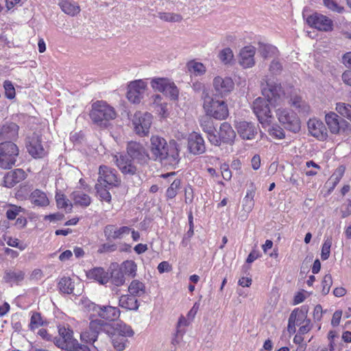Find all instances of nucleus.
I'll return each mask as SVG.
<instances>
[{
	"label": "nucleus",
	"instance_id": "obj_22",
	"mask_svg": "<svg viewBox=\"0 0 351 351\" xmlns=\"http://www.w3.org/2000/svg\"><path fill=\"white\" fill-rule=\"evenodd\" d=\"M19 127L13 122L0 124V141H12L17 138Z\"/></svg>",
	"mask_w": 351,
	"mask_h": 351
},
{
	"label": "nucleus",
	"instance_id": "obj_30",
	"mask_svg": "<svg viewBox=\"0 0 351 351\" xmlns=\"http://www.w3.org/2000/svg\"><path fill=\"white\" fill-rule=\"evenodd\" d=\"M130 228L128 226H122L117 229L114 225H107L104 228V234L108 240L121 239L125 234H129Z\"/></svg>",
	"mask_w": 351,
	"mask_h": 351
},
{
	"label": "nucleus",
	"instance_id": "obj_2",
	"mask_svg": "<svg viewBox=\"0 0 351 351\" xmlns=\"http://www.w3.org/2000/svg\"><path fill=\"white\" fill-rule=\"evenodd\" d=\"M202 98L204 100L203 108L206 115L217 120H223L228 117V105L224 101L213 98L206 90L202 92Z\"/></svg>",
	"mask_w": 351,
	"mask_h": 351
},
{
	"label": "nucleus",
	"instance_id": "obj_61",
	"mask_svg": "<svg viewBox=\"0 0 351 351\" xmlns=\"http://www.w3.org/2000/svg\"><path fill=\"white\" fill-rule=\"evenodd\" d=\"M57 206L61 208H66L68 206V200L64 194L57 193L56 195Z\"/></svg>",
	"mask_w": 351,
	"mask_h": 351
},
{
	"label": "nucleus",
	"instance_id": "obj_26",
	"mask_svg": "<svg viewBox=\"0 0 351 351\" xmlns=\"http://www.w3.org/2000/svg\"><path fill=\"white\" fill-rule=\"evenodd\" d=\"M109 337L120 336L121 337H130L134 334L131 326L126 325L125 323L120 322L111 324V330H110Z\"/></svg>",
	"mask_w": 351,
	"mask_h": 351
},
{
	"label": "nucleus",
	"instance_id": "obj_43",
	"mask_svg": "<svg viewBox=\"0 0 351 351\" xmlns=\"http://www.w3.org/2000/svg\"><path fill=\"white\" fill-rule=\"evenodd\" d=\"M295 317L294 319V325L296 326H302L303 324L305 323V322L308 319H307V310H305L304 308H295L294 309L290 316Z\"/></svg>",
	"mask_w": 351,
	"mask_h": 351
},
{
	"label": "nucleus",
	"instance_id": "obj_16",
	"mask_svg": "<svg viewBox=\"0 0 351 351\" xmlns=\"http://www.w3.org/2000/svg\"><path fill=\"white\" fill-rule=\"evenodd\" d=\"M213 86L216 95L223 97L233 90L234 83L230 77L217 76L213 79Z\"/></svg>",
	"mask_w": 351,
	"mask_h": 351
},
{
	"label": "nucleus",
	"instance_id": "obj_20",
	"mask_svg": "<svg viewBox=\"0 0 351 351\" xmlns=\"http://www.w3.org/2000/svg\"><path fill=\"white\" fill-rule=\"evenodd\" d=\"M188 149L189 152L194 155H199L205 152L204 140L199 134L193 132L189 134L188 137Z\"/></svg>",
	"mask_w": 351,
	"mask_h": 351
},
{
	"label": "nucleus",
	"instance_id": "obj_55",
	"mask_svg": "<svg viewBox=\"0 0 351 351\" xmlns=\"http://www.w3.org/2000/svg\"><path fill=\"white\" fill-rule=\"evenodd\" d=\"M332 285V276L329 274H326L322 280V293L323 295H326L329 293Z\"/></svg>",
	"mask_w": 351,
	"mask_h": 351
},
{
	"label": "nucleus",
	"instance_id": "obj_59",
	"mask_svg": "<svg viewBox=\"0 0 351 351\" xmlns=\"http://www.w3.org/2000/svg\"><path fill=\"white\" fill-rule=\"evenodd\" d=\"M53 341L55 344L62 349H64L68 351H73V344H71L70 343H67L65 340L63 339L59 338L57 339L56 337L54 338Z\"/></svg>",
	"mask_w": 351,
	"mask_h": 351
},
{
	"label": "nucleus",
	"instance_id": "obj_17",
	"mask_svg": "<svg viewBox=\"0 0 351 351\" xmlns=\"http://www.w3.org/2000/svg\"><path fill=\"white\" fill-rule=\"evenodd\" d=\"M146 86L145 82L141 80L131 82L127 93L128 100L134 104H139L143 97Z\"/></svg>",
	"mask_w": 351,
	"mask_h": 351
},
{
	"label": "nucleus",
	"instance_id": "obj_32",
	"mask_svg": "<svg viewBox=\"0 0 351 351\" xmlns=\"http://www.w3.org/2000/svg\"><path fill=\"white\" fill-rule=\"evenodd\" d=\"M119 305L126 310L136 311L138 308L139 303L136 297L128 294L120 297Z\"/></svg>",
	"mask_w": 351,
	"mask_h": 351
},
{
	"label": "nucleus",
	"instance_id": "obj_33",
	"mask_svg": "<svg viewBox=\"0 0 351 351\" xmlns=\"http://www.w3.org/2000/svg\"><path fill=\"white\" fill-rule=\"evenodd\" d=\"M58 5L62 12L70 16H75L80 13V5L72 0H59Z\"/></svg>",
	"mask_w": 351,
	"mask_h": 351
},
{
	"label": "nucleus",
	"instance_id": "obj_19",
	"mask_svg": "<svg viewBox=\"0 0 351 351\" xmlns=\"http://www.w3.org/2000/svg\"><path fill=\"white\" fill-rule=\"evenodd\" d=\"M169 146L165 138L158 135L152 136L150 138L149 149L152 154V158L154 160L164 154L165 151Z\"/></svg>",
	"mask_w": 351,
	"mask_h": 351
},
{
	"label": "nucleus",
	"instance_id": "obj_28",
	"mask_svg": "<svg viewBox=\"0 0 351 351\" xmlns=\"http://www.w3.org/2000/svg\"><path fill=\"white\" fill-rule=\"evenodd\" d=\"M59 334L62 339L65 340L67 343L73 344V351H90L87 346L82 345L78 341L73 338V331L65 328L59 329Z\"/></svg>",
	"mask_w": 351,
	"mask_h": 351
},
{
	"label": "nucleus",
	"instance_id": "obj_63",
	"mask_svg": "<svg viewBox=\"0 0 351 351\" xmlns=\"http://www.w3.org/2000/svg\"><path fill=\"white\" fill-rule=\"evenodd\" d=\"M191 69L196 75H202L206 72V68L202 63L194 62Z\"/></svg>",
	"mask_w": 351,
	"mask_h": 351
},
{
	"label": "nucleus",
	"instance_id": "obj_35",
	"mask_svg": "<svg viewBox=\"0 0 351 351\" xmlns=\"http://www.w3.org/2000/svg\"><path fill=\"white\" fill-rule=\"evenodd\" d=\"M30 200L38 206H46L49 204L46 194L39 189H36L31 193Z\"/></svg>",
	"mask_w": 351,
	"mask_h": 351
},
{
	"label": "nucleus",
	"instance_id": "obj_52",
	"mask_svg": "<svg viewBox=\"0 0 351 351\" xmlns=\"http://www.w3.org/2000/svg\"><path fill=\"white\" fill-rule=\"evenodd\" d=\"M114 348L118 351H122L125 348L127 339L120 336L110 337Z\"/></svg>",
	"mask_w": 351,
	"mask_h": 351
},
{
	"label": "nucleus",
	"instance_id": "obj_46",
	"mask_svg": "<svg viewBox=\"0 0 351 351\" xmlns=\"http://www.w3.org/2000/svg\"><path fill=\"white\" fill-rule=\"evenodd\" d=\"M110 281L115 286L119 287L123 285L125 282V277L123 271L119 269H113L111 272Z\"/></svg>",
	"mask_w": 351,
	"mask_h": 351
},
{
	"label": "nucleus",
	"instance_id": "obj_42",
	"mask_svg": "<svg viewBox=\"0 0 351 351\" xmlns=\"http://www.w3.org/2000/svg\"><path fill=\"white\" fill-rule=\"evenodd\" d=\"M111 186L108 185L101 184L97 183L95 186L97 193L99 196L101 201H106L110 203L111 201V195L109 192V189Z\"/></svg>",
	"mask_w": 351,
	"mask_h": 351
},
{
	"label": "nucleus",
	"instance_id": "obj_23",
	"mask_svg": "<svg viewBox=\"0 0 351 351\" xmlns=\"http://www.w3.org/2000/svg\"><path fill=\"white\" fill-rule=\"evenodd\" d=\"M237 129L243 139L252 140L257 134V127L252 122L240 121L237 125Z\"/></svg>",
	"mask_w": 351,
	"mask_h": 351
},
{
	"label": "nucleus",
	"instance_id": "obj_29",
	"mask_svg": "<svg viewBox=\"0 0 351 351\" xmlns=\"http://www.w3.org/2000/svg\"><path fill=\"white\" fill-rule=\"evenodd\" d=\"M97 316L108 321H114L120 316V310L112 306H99Z\"/></svg>",
	"mask_w": 351,
	"mask_h": 351
},
{
	"label": "nucleus",
	"instance_id": "obj_24",
	"mask_svg": "<svg viewBox=\"0 0 351 351\" xmlns=\"http://www.w3.org/2000/svg\"><path fill=\"white\" fill-rule=\"evenodd\" d=\"M26 178V173L22 169H16L8 172L3 178V185L12 188Z\"/></svg>",
	"mask_w": 351,
	"mask_h": 351
},
{
	"label": "nucleus",
	"instance_id": "obj_64",
	"mask_svg": "<svg viewBox=\"0 0 351 351\" xmlns=\"http://www.w3.org/2000/svg\"><path fill=\"white\" fill-rule=\"evenodd\" d=\"M311 319H308L304 324H303L298 330V333L303 335L309 332L311 329Z\"/></svg>",
	"mask_w": 351,
	"mask_h": 351
},
{
	"label": "nucleus",
	"instance_id": "obj_39",
	"mask_svg": "<svg viewBox=\"0 0 351 351\" xmlns=\"http://www.w3.org/2000/svg\"><path fill=\"white\" fill-rule=\"evenodd\" d=\"M128 291L130 295H134V297H140L145 294V286L139 280H134L131 282L130 286L128 287Z\"/></svg>",
	"mask_w": 351,
	"mask_h": 351
},
{
	"label": "nucleus",
	"instance_id": "obj_34",
	"mask_svg": "<svg viewBox=\"0 0 351 351\" xmlns=\"http://www.w3.org/2000/svg\"><path fill=\"white\" fill-rule=\"evenodd\" d=\"M87 277L89 279L95 280L101 285H104L108 281V274L101 267H95L87 272Z\"/></svg>",
	"mask_w": 351,
	"mask_h": 351
},
{
	"label": "nucleus",
	"instance_id": "obj_49",
	"mask_svg": "<svg viewBox=\"0 0 351 351\" xmlns=\"http://www.w3.org/2000/svg\"><path fill=\"white\" fill-rule=\"evenodd\" d=\"M181 180L180 179H175L171 184L170 186L167 189L166 195L169 199H173L177 195V191L180 189Z\"/></svg>",
	"mask_w": 351,
	"mask_h": 351
},
{
	"label": "nucleus",
	"instance_id": "obj_15",
	"mask_svg": "<svg viewBox=\"0 0 351 351\" xmlns=\"http://www.w3.org/2000/svg\"><path fill=\"white\" fill-rule=\"evenodd\" d=\"M262 93L273 106L280 104L284 95L281 85L276 83H267V87L262 90Z\"/></svg>",
	"mask_w": 351,
	"mask_h": 351
},
{
	"label": "nucleus",
	"instance_id": "obj_1",
	"mask_svg": "<svg viewBox=\"0 0 351 351\" xmlns=\"http://www.w3.org/2000/svg\"><path fill=\"white\" fill-rule=\"evenodd\" d=\"M89 116L94 124L100 128H106L109 121L115 119L117 113L114 108L105 101H97L92 104Z\"/></svg>",
	"mask_w": 351,
	"mask_h": 351
},
{
	"label": "nucleus",
	"instance_id": "obj_47",
	"mask_svg": "<svg viewBox=\"0 0 351 351\" xmlns=\"http://www.w3.org/2000/svg\"><path fill=\"white\" fill-rule=\"evenodd\" d=\"M336 110L342 117L351 121V105L343 102H339L336 104Z\"/></svg>",
	"mask_w": 351,
	"mask_h": 351
},
{
	"label": "nucleus",
	"instance_id": "obj_8",
	"mask_svg": "<svg viewBox=\"0 0 351 351\" xmlns=\"http://www.w3.org/2000/svg\"><path fill=\"white\" fill-rule=\"evenodd\" d=\"M269 101L265 98L258 97L252 103V108L261 124L268 123L271 119Z\"/></svg>",
	"mask_w": 351,
	"mask_h": 351
},
{
	"label": "nucleus",
	"instance_id": "obj_9",
	"mask_svg": "<svg viewBox=\"0 0 351 351\" xmlns=\"http://www.w3.org/2000/svg\"><path fill=\"white\" fill-rule=\"evenodd\" d=\"M211 136L212 145L220 146L222 143L231 145L236 137V133L230 123L223 122L221 124L217 134Z\"/></svg>",
	"mask_w": 351,
	"mask_h": 351
},
{
	"label": "nucleus",
	"instance_id": "obj_27",
	"mask_svg": "<svg viewBox=\"0 0 351 351\" xmlns=\"http://www.w3.org/2000/svg\"><path fill=\"white\" fill-rule=\"evenodd\" d=\"M95 315H90V324L89 328L94 332L95 335L98 337L100 332H104L109 336L110 330H111V324L105 322L101 319H93V317Z\"/></svg>",
	"mask_w": 351,
	"mask_h": 351
},
{
	"label": "nucleus",
	"instance_id": "obj_45",
	"mask_svg": "<svg viewBox=\"0 0 351 351\" xmlns=\"http://www.w3.org/2000/svg\"><path fill=\"white\" fill-rule=\"evenodd\" d=\"M158 16L165 22L171 23L180 22L183 19L181 14L173 12H160L158 13Z\"/></svg>",
	"mask_w": 351,
	"mask_h": 351
},
{
	"label": "nucleus",
	"instance_id": "obj_53",
	"mask_svg": "<svg viewBox=\"0 0 351 351\" xmlns=\"http://www.w3.org/2000/svg\"><path fill=\"white\" fill-rule=\"evenodd\" d=\"M269 136L276 139H282L285 137L284 130L279 125H274L268 130Z\"/></svg>",
	"mask_w": 351,
	"mask_h": 351
},
{
	"label": "nucleus",
	"instance_id": "obj_51",
	"mask_svg": "<svg viewBox=\"0 0 351 351\" xmlns=\"http://www.w3.org/2000/svg\"><path fill=\"white\" fill-rule=\"evenodd\" d=\"M80 339L82 341L92 345L97 341V337L94 334L92 330L89 328L88 330L81 333Z\"/></svg>",
	"mask_w": 351,
	"mask_h": 351
},
{
	"label": "nucleus",
	"instance_id": "obj_62",
	"mask_svg": "<svg viewBox=\"0 0 351 351\" xmlns=\"http://www.w3.org/2000/svg\"><path fill=\"white\" fill-rule=\"evenodd\" d=\"M117 249V246L116 244L107 243L103 244L98 250V252L99 253L111 252L115 251Z\"/></svg>",
	"mask_w": 351,
	"mask_h": 351
},
{
	"label": "nucleus",
	"instance_id": "obj_57",
	"mask_svg": "<svg viewBox=\"0 0 351 351\" xmlns=\"http://www.w3.org/2000/svg\"><path fill=\"white\" fill-rule=\"evenodd\" d=\"M3 87L5 89V97L9 99H14L15 97L16 93L12 83L9 80H5L3 83Z\"/></svg>",
	"mask_w": 351,
	"mask_h": 351
},
{
	"label": "nucleus",
	"instance_id": "obj_13",
	"mask_svg": "<svg viewBox=\"0 0 351 351\" xmlns=\"http://www.w3.org/2000/svg\"><path fill=\"white\" fill-rule=\"evenodd\" d=\"M307 24L322 32H330L333 29V21L329 17L315 12L306 18Z\"/></svg>",
	"mask_w": 351,
	"mask_h": 351
},
{
	"label": "nucleus",
	"instance_id": "obj_58",
	"mask_svg": "<svg viewBox=\"0 0 351 351\" xmlns=\"http://www.w3.org/2000/svg\"><path fill=\"white\" fill-rule=\"evenodd\" d=\"M43 325L41 315L39 313H34L31 317L29 328L31 330H35Z\"/></svg>",
	"mask_w": 351,
	"mask_h": 351
},
{
	"label": "nucleus",
	"instance_id": "obj_54",
	"mask_svg": "<svg viewBox=\"0 0 351 351\" xmlns=\"http://www.w3.org/2000/svg\"><path fill=\"white\" fill-rule=\"evenodd\" d=\"M323 3L328 9L337 13H342L344 10L335 0H323Z\"/></svg>",
	"mask_w": 351,
	"mask_h": 351
},
{
	"label": "nucleus",
	"instance_id": "obj_3",
	"mask_svg": "<svg viewBox=\"0 0 351 351\" xmlns=\"http://www.w3.org/2000/svg\"><path fill=\"white\" fill-rule=\"evenodd\" d=\"M19 150L12 141H4L0 143V167L9 169L14 166L19 156Z\"/></svg>",
	"mask_w": 351,
	"mask_h": 351
},
{
	"label": "nucleus",
	"instance_id": "obj_7",
	"mask_svg": "<svg viewBox=\"0 0 351 351\" xmlns=\"http://www.w3.org/2000/svg\"><path fill=\"white\" fill-rule=\"evenodd\" d=\"M152 88L158 92L162 93L171 100H177L179 90L175 84L167 78H155L151 82Z\"/></svg>",
	"mask_w": 351,
	"mask_h": 351
},
{
	"label": "nucleus",
	"instance_id": "obj_6",
	"mask_svg": "<svg viewBox=\"0 0 351 351\" xmlns=\"http://www.w3.org/2000/svg\"><path fill=\"white\" fill-rule=\"evenodd\" d=\"M152 115L149 112H135L132 119L135 133L141 137L147 136L152 123Z\"/></svg>",
	"mask_w": 351,
	"mask_h": 351
},
{
	"label": "nucleus",
	"instance_id": "obj_5",
	"mask_svg": "<svg viewBox=\"0 0 351 351\" xmlns=\"http://www.w3.org/2000/svg\"><path fill=\"white\" fill-rule=\"evenodd\" d=\"M325 121L332 134L351 133V125L334 112H330L326 114Z\"/></svg>",
	"mask_w": 351,
	"mask_h": 351
},
{
	"label": "nucleus",
	"instance_id": "obj_37",
	"mask_svg": "<svg viewBox=\"0 0 351 351\" xmlns=\"http://www.w3.org/2000/svg\"><path fill=\"white\" fill-rule=\"evenodd\" d=\"M58 287L63 293L72 294L74 290V282L70 277L64 276L60 278Z\"/></svg>",
	"mask_w": 351,
	"mask_h": 351
},
{
	"label": "nucleus",
	"instance_id": "obj_38",
	"mask_svg": "<svg viewBox=\"0 0 351 351\" xmlns=\"http://www.w3.org/2000/svg\"><path fill=\"white\" fill-rule=\"evenodd\" d=\"M289 104L298 110L299 112L305 114L309 111V106L300 96L295 95L291 97Z\"/></svg>",
	"mask_w": 351,
	"mask_h": 351
},
{
	"label": "nucleus",
	"instance_id": "obj_18",
	"mask_svg": "<svg viewBox=\"0 0 351 351\" xmlns=\"http://www.w3.org/2000/svg\"><path fill=\"white\" fill-rule=\"evenodd\" d=\"M28 139L26 147L29 154L34 158H43L47 154V152L42 145L41 138L34 134Z\"/></svg>",
	"mask_w": 351,
	"mask_h": 351
},
{
	"label": "nucleus",
	"instance_id": "obj_10",
	"mask_svg": "<svg viewBox=\"0 0 351 351\" xmlns=\"http://www.w3.org/2000/svg\"><path fill=\"white\" fill-rule=\"evenodd\" d=\"M113 161L119 171L125 176H134L138 169L134 160L124 152H119L113 155Z\"/></svg>",
	"mask_w": 351,
	"mask_h": 351
},
{
	"label": "nucleus",
	"instance_id": "obj_50",
	"mask_svg": "<svg viewBox=\"0 0 351 351\" xmlns=\"http://www.w3.org/2000/svg\"><path fill=\"white\" fill-rule=\"evenodd\" d=\"M233 52L229 47L222 49L219 54L220 60L225 64L230 63L233 59Z\"/></svg>",
	"mask_w": 351,
	"mask_h": 351
},
{
	"label": "nucleus",
	"instance_id": "obj_11",
	"mask_svg": "<svg viewBox=\"0 0 351 351\" xmlns=\"http://www.w3.org/2000/svg\"><path fill=\"white\" fill-rule=\"evenodd\" d=\"M134 161L144 164L150 159L149 154L143 144L136 141H130L126 146V153Z\"/></svg>",
	"mask_w": 351,
	"mask_h": 351
},
{
	"label": "nucleus",
	"instance_id": "obj_14",
	"mask_svg": "<svg viewBox=\"0 0 351 351\" xmlns=\"http://www.w3.org/2000/svg\"><path fill=\"white\" fill-rule=\"evenodd\" d=\"M179 145L175 140L169 142V146L158 160L165 165L175 167L180 160Z\"/></svg>",
	"mask_w": 351,
	"mask_h": 351
},
{
	"label": "nucleus",
	"instance_id": "obj_4",
	"mask_svg": "<svg viewBox=\"0 0 351 351\" xmlns=\"http://www.w3.org/2000/svg\"><path fill=\"white\" fill-rule=\"evenodd\" d=\"M279 122L285 129L296 133L300 130V121L296 113L292 110L279 108L276 111Z\"/></svg>",
	"mask_w": 351,
	"mask_h": 351
},
{
	"label": "nucleus",
	"instance_id": "obj_56",
	"mask_svg": "<svg viewBox=\"0 0 351 351\" xmlns=\"http://www.w3.org/2000/svg\"><path fill=\"white\" fill-rule=\"evenodd\" d=\"M332 245L331 239L328 238L324 241L322 247L321 258L323 261L327 260L330 254V247Z\"/></svg>",
	"mask_w": 351,
	"mask_h": 351
},
{
	"label": "nucleus",
	"instance_id": "obj_25",
	"mask_svg": "<svg viewBox=\"0 0 351 351\" xmlns=\"http://www.w3.org/2000/svg\"><path fill=\"white\" fill-rule=\"evenodd\" d=\"M256 49L253 46L244 47L240 51L239 64L245 69L251 68L255 64Z\"/></svg>",
	"mask_w": 351,
	"mask_h": 351
},
{
	"label": "nucleus",
	"instance_id": "obj_40",
	"mask_svg": "<svg viewBox=\"0 0 351 351\" xmlns=\"http://www.w3.org/2000/svg\"><path fill=\"white\" fill-rule=\"evenodd\" d=\"M345 170L346 168L344 166H339L328 180L326 183V185H330V183H332V185L330 186V189L328 190L329 191L333 190L336 185L339 182L344 174Z\"/></svg>",
	"mask_w": 351,
	"mask_h": 351
},
{
	"label": "nucleus",
	"instance_id": "obj_60",
	"mask_svg": "<svg viewBox=\"0 0 351 351\" xmlns=\"http://www.w3.org/2000/svg\"><path fill=\"white\" fill-rule=\"evenodd\" d=\"M282 70V64L277 60H274L269 66V71L275 75L280 73Z\"/></svg>",
	"mask_w": 351,
	"mask_h": 351
},
{
	"label": "nucleus",
	"instance_id": "obj_21",
	"mask_svg": "<svg viewBox=\"0 0 351 351\" xmlns=\"http://www.w3.org/2000/svg\"><path fill=\"white\" fill-rule=\"evenodd\" d=\"M307 125L311 136L319 141H324L327 138V130L322 121L316 119H311L308 120Z\"/></svg>",
	"mask_w": 351,
	"mask_h": 351
},
{
	"label": "nucleus",
	"instance_id": "obj_31",
	"mask_svg": "<svg viewBox=\"0 0 351 351\" xmlns=\"http://www.w3.org/2000/svg\"><path fill=\"white\" fill-rule=\"evenodd\" d=\"M199 125L202 130L207 134V138L210 143L211 136H215L217 132L212 117L208 115L202 117L199 119Z\"/></svg>",
	"mask_w": 351,
	"mask_h": 351
},
{
	"label": "nucleus",
	"instance_id": "obj_12",
	"mask_svg": "<svg viewBox=\"0 0 351 351\" xmlns=\"http://www.w3.org/2000/svg\"><path fill=\"white\" fill-rule=\"evenodd\" d=\"M121 182V178L114 169L106 165L99 167L97 183L109 186H119Z\"/></svg>",
	"mask_w": 351,
	"mask_h": 351
},
{
	"label": "nucleus",
	"instance_id": "obj_44",
	"mask_svg": "<svg viewBox=\"0 0 351 351\" xmlns=\"http://www.w3.org/2000/svg\"><path fill=\"white\" fill-rule=\"evenodd\" d=\"M119 269L123 271V274L134 278L136 274L137 266L133 261H125L121 264Z\"/></svg>",
	"mask_w": 351,
	"mask_h": 351
},
{
	"label": "nucleus",
	"instance_id": "obj_36",
	"mask_svg": "<svg viewBox=\"0 0 351 351\" xmlns=\"http://www.w3.org/2000/svg\"><path fill=\"white\" fill-rule=\"evenodd\" d=\"M25 273L19 269H8L5 271L3 280L6 282H16L22 281L24 279Z\"/></svg>",
	"mask_w": 351,
	"mask_h": 351
},
{
	"label": "nucleus",
	"instance_id": "obj_48",
	"mask_svg": "<svg viewBox=\"0 0 351 351\" xmlns=\"http://www.w3.org/2000/svg\"><path fill=\"white\" fill-rule=\"evenodd\" d=\"M82 308L88 312H93L97 314L99 305L96 304L87 298H82L80 300Z\"/></svg>",
	"mask_w": 351,
	"mask_h": 351
},
{
	"label": "nucleus",
	"instance_id": "obj_41",
	"mask_svg": "<svg viewBox=\"0 0 351 351\" xmlns=\"http://www.w3.org/2000/svg\"><path fill=\"white\" fill-rule=\"evenodd\" d=\"M74 204L82 206H88L91 202L89 195L82 191H75L72 193Z\"/></svg>",
	"mask_w": 351,
	"mask_h": 351
}]
</instances>
